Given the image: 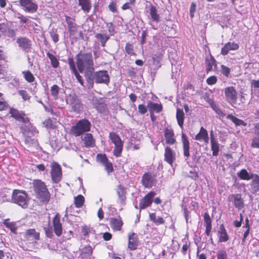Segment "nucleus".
Wrapping results in <instances>:
<instances>
[{
  "label": "nucleus",
  "instance_id": "obj_1",
  "mask_svg": "<svg viewBox=\"0 0 259 259\" xmlns=\"http://www.w3.org/2000/svg\"><path fill=\"white\" fill-rule=\"evenodd\" d=\"M76 66L80 73L85 71L92 73L95 70L93 56L91 53H79L76 56Z\"/></svg>",
  "mask_w": 259,
  "mask_h": 259
},
{
  "label": "nucleus",
  "instance_id": "obj_30",
  "mask_svg": "<svg viewBox=\"0 0 259 259\" xmlns=\"http://www.w3.org/2000/svg\"><path fill=\"white\" fill-rule=\"evenodd\" d=\"M206 71L208 73L212 70V67H217L216 61L214 57L210 55L209 57L205 58Z\"/></svg>",
  "mask_w": 259,
  "mask_h": 259
},
{
  "label": "nucleus",
  "instance_id": "obj_15",
  "mask_svg": "<svg viewBox=\"0 0 259 259\" xmlns=\"http://www.w3.org/2000/svg\"><path fill=\"white\" fill-rule=\"evenodd\" d=\"M110 226L114 231L121 230L123 222L120 217L118 218H112L110 220Z\"/></svg>",
  "mask_w": 259,
  "mask_h": 259
},
{
  "label": "nucleus",
  "instance_id": "obj_22",
  "mask_svg": "<svg viewBox=\"0 0 259 259\" xmlns=\"http://www.w3.org/2000/svg\"><path fill=\"white\" fill-rule=\"evenodd\" d=\"M239 49L238 44L234 42H228L222 48L221 54L223 55H226L230 51H235Z\"/></svg>",
  "mask_w": 259,
  "mask_h": 259
},
{
  "label": "nucleus",
  "instance_id": "obj_26",
  "mask_svg": "<svg viewBox=\"0 0 259 259\" xmlns=\"http://www.w3.org/2000/svg\"><path fill=\"white\" fill-rule=\"evenodd\" d=\"M182 142L183 144V153L185 157L190 156L189 149L190 143L185 134H182Z\"/></svg>",
  "mask_w": 259,
  "mask_h": 259
},
{
  "label": "nucleus",
  "instance_id": "obj_17",
  "mask_svg": "<svg viewBox=\"0 0 259 259\" xmlns=\"http://www.w3.org/2000/svg\"><path fill=\"white\" fill-rule=\"evenodd\" d=\"M229 199L230 201L234 202V204L236 208L241 209L243 208L244 203L240 194L231 195L229 197Z\"/></svg>",
  "mask_w": 259,
  "mask_h": 259
},
{
  "label": "nucleus",
  "instance_id": "obj_33",
  "mask_svg": "<svg viewBox=\"0 0 259 259\" xmlns=\"http://www.w3.org/2000/svg\"><path fill=\"white\" fill-rule=\"evenodd\" d=\"M93 253V248L91 246L88 245L82 248L80 253V256L82 258L90 257Z\"/></svg>",
  "mask_w": 259,
  "mask_h": 259
},
{
  "label": "nucleus",
  "instance_id": "obj_7",
  "mask_svg": "<svg viewBox=\"0 0 259 259\" xmlns=\"http://www.w3.org/2000/svg\"><path fill=\"white\" fill-rule=\"evenodd\" d=\"M51 176L53 182L58 183L62 179V173L61 166L57 162L51 163Z\"/></svg>",
  "mask_w": 259,
  "mask_h": 259
},
{
  "label": "nucleus",
  "instance_id": "obj_45",
  "mask_svg": "<svg viewBox=\"0 0 259 259\" xmlns=\"http://www.w3.org/2000/svg\"><path fill=\"white\" fill-rule=\"evenodd\" d=\"M84 198L83 196L79 195L74 198V204L77 208L80 207L83 204Z\"/></svg>",
  "mask_w": 259,
  "mask_h": 259
},
{
  "label": "nucleus",
  "instance_id": "obj_4",
  "mask_svg": "<svg viewBox=\"0 0 259 259\" xmlns=\"http://www.w3.org/2000/svg\"><path fill=\"white\" fill-rule=\"evenodd\" d=\"M91 127V122L88 119H83L79 120L71 127V133L76 137L79 136L85 132H89Z\"/></svg>",
  "mask_w": 259,
  "mask_h": 259
},
{
  "label": "nucleus",
  "instance_id": "obj_63",
  "mask_svg": "<svg viewBox=\"0 0 259 259\" xmlns=\"http://www.w3.org/2000/svg\"><path fill=\"white\" fill-rule=\"evenodd\" d=\"M190 247V243L186 242L185 244H184L183 245L182 249V253L183 255H186L187 254V252L188 250V249Z\"/></svg>",
  "mask_w": 259,
  "mask_h": 259
},
{
  "label": "nucleus",
  "instance_id": "obj_61",
  "mask_svg": "<svg viewBox=\"0 0 259 259\" xmlns=\"http://www.w3.org/2000/svg\"><path fill=\"white\" fill-rule=\"evenodd\" d=\"M19 94L21 95L24 100L26 101L29 99V96L27 94V92L25 90H20Z\"/></svg>",
  "mask_w": 259,
  "mask_h": 259
},
{
  "label": "nucleus",
  "instance_id": "obj_60",
  "mask_svg": "<svg viewBox=\"0 0 259 259\" xmlns=\"http://www.w3.org/2000/svg\"><path fill=\"white\" fill-rule=\"evenodd\" d=\"M217 81V78L215 76L213 75L208 77L206 80V82L209 85H212L216 83Z\"/></svg>",
  "mask_w": 259,
  "mask_h": 259
},
{
  "label": "nucleus",
  "instance_id": "obj_41",
  "mask_svg": "<svg viewBox=\"0 0 259 259\" xmlns=\"http://www.w3.org/2000/svg\"><path fill=\"white\" fill-rule=\"evenodd\" d=\"M84 77L86 79L87 84L89 89L92 88L94 86V77L92 76V75L90 72L85 71L84 72Z\"/></svg>",
  "mask_w": 259,
  "mask_h": 259
},
{
  "label": "nucleus",
  "instance_id": "obj_8",
  "mask_svg": "<svg viewBox=\"0 0 259 259\" xmlns=\"http://www.w3.org/2000/svg\"><path fill=\"white\" fill-rule=\"evenodd\" d=\"M67 103L74 112H79L82 108L81 101L75 94L69 95L67 98Z\"/></svg>",
  "mask_w": 259,
  "mask_h": 259
},
{
  "label": "nucleus",
  "instance_id": "obj_16",
  "mask_svg": "<svg viewBox=\"0 0 259 259\" xmlns=\"http://www.w3.org/2000/svg\"><path fill=\"white\" fill-rule=\"evenodd\" d=\"M155 195V192L152 191L147 194L140 202L139 206L140 209H145L146 207L149 206L151 204L152 199Z\"/></svg>",
  "mask_w": 259,
  "mask_h": 259
},
{
  "label": "nucleus",
  "instance_id": "obj_11",
  "mask_svg": "<svg viewBox=\"0 0 259 259\" xmlns=\"http://www.w3.org/2000/svg\"><path fill=\"white\" fill-rule=\"evenodd\" d=\"M53 231L58 237H60L62 234L63 227L60 221V215L57 213L52 220Z\"/></svg>",
  "mask_w": 259,
  "mask_h": 259
},
{
  "label": "nucleus",
  "instance_id": "obj_20",
  "mask_svg": "<svg viewBox=\"0 0 259 259\" xmlns=\"http://www.w3.org/2000/svg\"><path fill=\"white\" fill-rule=\"evenodd\" d=\"M218 236L219 242H226L229 239V236L227 233L225 226L223 224L220 226L219 230L218 232Z\"/></svg>",
  "mask_w": 259,
  "mask_h": 259
},
{
  "label": "nucleus",
  "instance_id": "obj_43",
  "mask_svg": "<svg viewBox=\"0 0 259 259\" xmlns=\"http://www.w3.org/2000/svg\"><path fill=\"white\" fill-rule=\"evenodd\" d=\"M211 149L212 151V155L216 156L219 152V145L217 140L211 141Z\"/></svg>",
  "mask_w": 259,
  "mask_h": 259
},
{
  "label": "nucleus",
  "instance_id": "obj_62",
  "mask_svg": "<svg viewBox=\"0 0 259 259\" xmlns=\"http://www.w3.org/2000/svg\"><path fill=\"white\" fill-rule=\"evenodd\" d=\"M138 110L140 113L144 114L147 111V108L143 104H140L138 106Z\"/></svg>",
  "mask_w": 259,
  "mask_h": 259
},
{
  "label": "nucleus",
  "instance_id": "obj_64",
  "mask_svg": "<svg viewBox=\"0 0 259 259\" xmlns=\"http://www.w3.org/2000/svg\"><path fill=\"white\" fill-rule=\"evenodd\" d=\"M50 35H51V37L52 38L53 41L55 43H56L58 41L59 37H58V35L57 34V33H56L54 31H52V32H50Z\"/></svg>",
  "mask_w": 259,
  "mask_h": 259
},
{
  "label": "nucleus",
  "instance_id": "obj_40",
  "mask_svg": "<svg viewBox=\"0 0 259 259\" xmlns=\"http://www.w3.org/2000/svg\"><path fill=\"white\" fill-rule=\"evenodd\" d=\"M24 142L25 144L27 145L28 147H37L38 146V143L37 140L35 139H32L29 137H25Z\"/></svg>",
  "mask_w": 259,
  "mask_h": 259
},
{
  "label": "nucleus",
  "instance_id": "obj_57",
  "mask_svg": "<svg viewBox=\"0 0 259 259\" xmlns=\"http://www.w3.org/2000/svg\"><path fill=\"white\" fill-rule=\"evenodd\" d=\"M221 68L222 74L225 76L228 77L230 73V69L224 65H222Z\"/></svg>",
  "mask_w": 259,
  "mask_h": 259
},
{
  "label": "nucleus",
  "instance_id": "obj_35",
  "mask_svg": "<svg viewBox=\"0 0 259 259\" xmlns=\"http://www.w3.org/2000/svg\"><path fill=\"white\" fill-rule=\"evenodd\" d=\"M227 118L230 120H231L236 126H246L247 123L245 122L243 120L240 119L236 117L233 116L232 114H228L227 116Z\"/></svg>",
  "mask_w": 259,
  "mask_h": 259
},
{
  "label": "nucleus",
  "instance_id": "obj_46",
  "mask_svg": "<svg viewBox=\"0 0 259 259\" xmlns=\"http://www.w3.org/2000/svg\"><path fill=\"white\" fill-rule=\"evenodd\" d=\"M22 73L26 80L28 82H32L34 80V77L30 71H23Z\"/></svg>",
  "mask_w": 259,
  "mask_h": 259
},
{
  "label": "nucleus",
  "instance_id": "obj_34",
  "mask_svg": "<svg viewBox=\"0 0 259 259\" xmlns=\"http://www.w3.org/2000/svg\"><path fill=\"white\" fill-rule=\"evenodd\" d=\"M238 177L242 180H249L253 179L254 175L249 174L245 169H242L238 173Z\"/></svg>",
  "mask_w": 259,
  "mask_h": 259
},
{
  "label": "nucleus",
  "instance_id": "obj_58",
  "mask_svg": "<svg viewBox=\"0 0 259 259\" xmlns=\"http://www.w3.org/2000/svg\"><path fill=\"white\" fill-rule=\"evenodd\" d=\"M125 51H126V53L130 55H132L135 54L134 50V47H133V45L129 43H127L126 45Z\"/></svg>",
  "mask_w": 259,
  "mask_h": 259
},
{
  "label": "nucleus",
  "instance_id": "obj_21",
  "mask_svg": "<svg viewBox=\"0 0 259 259\" xmlns=\"http://www.w3.org/2000/svg\"><path fill=\"white\" fill-rule=\"evenodd\" d=\"M204 222L205 227V233L207 236H211V231L212 229L211 219L207 212L204 214Z\"/></svg>",
  "mask_w": 259,
  "mask_h": 259
},
{
  "label": "nucleus",
  "instance_id": "obj_29",
  "mask_svg": "<svg viewBox=\"0 0 259 259\" xmlns=\"http://www.w3.org/2000/svg\"><path fill=\"white\" fill-rule=\"evenodd\" d=\"M39 233L36 232L34 229H29L26 230L25 237L27 240L32 237V240L36 242L39 240Z\"/></svg>",
  "mask_w": 259,
  "mask_h": 259
},
{
  "label": "nucleus",
  "instance_id": "obj_27",
  "mask_svg": "<svg viewBox=\"0 0 259 259\" xmlns=\"http://www.w3.org/2000/svg\"><path fill=\"white\" fill-rule=\"evenodd\" d=\"M174 133L171 128H166L164 131V137L165 142L167 144H174L176 142V139L174 138Z\"/></svg>",
  "mask_w": 259,
  "mask_h": 259
},
{
  "label": "nucleus",
  "instance_id": "obj_13",
  "mask_svg": "<svg viewBox=\"0 0 259 259\" xmlns=\"http://www.w3.org/2000/svg\"><path fill=\"white\" fill-rule=\"evenodd\" d=\"M138 235L134 232L128 234V248L131 250L137 249L139 245Z\"/></svg>",
  "mask_w": 259,
  "mask_h": 259
},
{
  "label": "nucleus",
  "instance_id": "obj_54",
  "mask_svg": "<svg viewBox=\"0 0 259 259\" xmlns=\"http://www.w3.org/2000/svg\"><path fill=\"white\" fill-rule=\"evenodd\" d=\"M217 259H227V253L225 250H219L217 253Z\"/></svg>",
  "mask_w": 259,
  "mask_h": 259
},
{
  "label": "nucleus",
  "instance_id": "obj_12",
  "mask_svg": "<svg viewBox=\"0 0 259 259\" xmlns=\"http://www.w3.org/2000/svg\"><path fill=\"white\" fill-rule=\"evenodd\" d=\"M68 63L69 65V68L71 70V73L74 75L77 80L79 82L80 85L84 87V83L82 79L81 76L79 74L78 69H76L75 62L72 58H69L68 60Z\"/></svg>",
  "mask_w": 259,
  "mask_h": 259
},
{
  "label": "nucleus",
  "instance_id": "obj_42",
  "mask_svg": "<svg viewBox=\"0 0 259 259\" xmlns=\"http://www.w3.org/2000/svg\"><path fill=\"white\" fill-rule=\"evenodd\" d=\"M147 107L150 111L159 112L162 110V106L158 104L149 101L147 104Z\"/></svg>",
  "mask_w": 259,
  "mask_h": 259
},
{
  "label": "nucleus",
  "instance_id": "obj_51",
  "mask_svg": "<svg viewBox=\"0 0 259 259\" xmlns=\"http://www.w3.org/2000/svg\"><path fill=\"white\" fill-rule=\"evenodd\" d=\"M44 229L45 232L46 236L49 238H53L54 237V234L52 227H45Z\"/></svg>",
  "mask_w": 259,
  "mask_h": 259
},
{
  "label": "nucleus",
  "instance_id": "obj_2",
  "mask_svg": "<svg viewBox=\"0 0 259 259\" xmlns=\"http://www.w3.org/2000/svg\"><path fill=\"white\" fill-rule=\"evenodd\" d=\"M32 186L36 198L41 202L47 204L50 199V193L45 183L39 180H34Z\"/></svg>",
  "mask_w": 259,
  "mask_h": 259
},
{
  "label": "nucleus",
  "instance_id": "obj_50",
  "mask_svg": "<svg viewBox=\"0 0 259 259\" xmlns=\"http://www.w3.org/2000/svg\"><path fill=\"white\" fill-rule=\"evenodd\" d=\"M245 222H246V223H245V227L246 228L247 230L244 232V233L243 234V238L242 239V241L243 242L245 241L246 238L248 236L249 233V229H250V226H249V221H248V219H246Z\"/></svg>",
  "mask_w": 259,
  "mask_h": 259
},
{
  "label": "nucleus",
  "instance_id": "obj_32",
  "mask_svg": "<svg viewBox=\"0 0 259 259\" xmlns=\"http://www.w3.org/2000/svg\"><path fill=\"white\" fill-rule=\"evenodd\" d=\"M95 37L100 42L101 45L102 47H105L106 42L110 38V35L105 33H98L96 34Z\"/></svg>",
  "mask_w": 259,
  "mask_h": 259
},
{
  "label": "nucleus",
  "instance_id": "obj_37",
  "mask_svg": "<svg viewBox=\"0 0 259 259\" xmlns=\"http://www.w3.org/2000/svg\"><path fill=\"white\" fill-rule=\"evenodd\" d=\"M184 117L185 115L183 110L180 108L177 109L176 118L178 124L181 128H183Z\"/></svg>",
  "mask_w": 259,
  "mask_h": 259
},
{
  "label": "nucleus",
  "instance_id": "obj_14",
  "mask_svg": "<svg viewBox=\"0 0 259 259\" xmlns=\"http://www.w3.org/2000/svg\"><path fill=\"white\" fill-rule=\"evenodd\" d=\"M155 182V180L154 176L151 173L148 172L143 175L142 183L145 188H151Z\"/></svg>",
  "mask_w": 259,
  "mask_h": 259
},
{
  "label": "nucleus",
  "instance_id": "obj_23",
  "mask_svg": "<svg viewBox=\"0 0 259 259\" xmlns=\"http://www.w3.org/2000/svg\"><path fill=\"white\" fill-rule=\"evenodd\" d=\"M10 113L13 117L19 121L25 123L29 122L28 118L27 117H24V114L20 113L17 110L10 109Z\"/></svg>",
  "mask_w": 259,
  "mask_h": 259
},
{
  "label": "nucleus",
  "instance_id": "obj_5",
  "mask_svg": "<svg viewBox=\"0 0 259 259\" xmlns=\"http://www.w3.org/2000/svg\"><path fill=\"white\" fill-rule=\"evenodd\" d=\"M22 9L28 14L35 13L38 10V4L35 0H19Z\"/></svg>",
  "mask_w": 259,
  "mask_h": 259
},
{
  "label": "nucleus",
  "instance_id": "obj_24",
  "mask_svg": "<svg viewBox=\"0 0 259 259\" xmlns=\"http://www.w3.org/2000/svg\"><path fill=\"white\" fill-rule=\"evenodd\" d=\"M175 153L169 147H166L164 153V160L172 165L175 160Z\"/></svg>",
  "mask_w": 259,
  "mask_h": 259
},
{
  "label": "nucleus",
  "instance_id": "obj_49",
  "mask_svg": "<svg viewBox=\"0 0 259 259\" xmlns=\"http://www.w3.org/2000/svg\"><path fill=\"white\" fill-rule=\"evenodd\" d=\"M103 165L104 166L105 170H106V171L107 172V173L108 174H109L111 172H113V167L112 164L109 160H107Z\"/></svg>",
  "mask_w": 259,
  "mask_h": 259
},
{
  "label": "nucleus",
  "instance_id": "obj_48",
  "mask_svg": "<svg viewBox=\"0 0 259 259\" xmlns=\"http://www.w3.org/2000/svg\"><path fill=\"white\" fill-rule=\"evenodd\" d=\"M108 160L106 154H98L97 155V161L101 163L102 165Z\"/></svg>",
  "mask_w": 259,
  "mask_h": 259
},
{
  "label": "nucleus",
  "instance_id": "obj_19",
  "mask_svg": "<svg viewBox=\"0 0 259 259\" xmlns=\"http://www.w3.org/2000/svg\"><path fill=\"white\" fill-rule=\"evenodd\" d=\"M194 139L203 141L205 144H207L209 142V137L207 130L203 127H201L199 132L195 136Z\"/></svg>",
  "mask_w": 259,
  "mask_h": 259
},
{
  "label": "nucleus",
  "instance_id": "obj_53",
  "mask_svg": "<svg viewBox=\"0 0 259 259\" xmlns=\"http://www.w3.org/2000/svg\"><path fill=\"white\" fill-rule=\"evenodd\" d=\"M251 146L253 148L259 149V137H253L251 140Z\"/></svg>",
  "mask_w": 259,
  "mask_h": 259
},
{
  "label": "nucleus",
  "instance_id": "obj_52",
  "mask_svg": "<svg viewBox=\"0 0 259 259\" xmlns=\"http://www.w3.org/2000/svg\"><path fill=\"white\" fill-rule=\"evenodd\" d=\"M91 232V228L90 226L84 225L81 227V233L84 236H88Z\"/></svg>",
  "mask_w": 259,
  "mask_h": 259
},
{
  "label": "nucleus",
  "instance_id": "obj_28",
  "mask_svg": "<svg viewBox=\"0 0 259 259\" xmlns=\"http://www.w3.org/2000/svg\"><path fill=\"white\" fill-rule=\"evenodd\" d=\"M82 140L83 142L84 146L86 147H94L95 145V140L93 135L90 133L84 134L82 137Z\"/></svg>",
  "mask_w": 259,
  "mask_h": 259
},
{
  "label": "nucleus",
  "instance_id": "obj_18",
  "mask_svg": "<svg viewBox=\"0 0 259 259\" xmlns=\"http://www.w3.org/2000/svg\"><path fill=\"white\" fill-rule=\"evenodd\" d=\"M19 47L28 52L31 48V40L26 37H19L16 40Z\"/></svg>",
  "mask_w": 259,
  "mask_h": 259
},
{
  "label": "nucleus",
  "instance_id": "obj_55",
  "mask_svg": "<svg viewBox=\"0 0 259 259\" xmlns=\"http://www.w3.org/2000/svg\"><path fill=\"white\" fill-rule=\"evenodd\" d=\"M9 108V105L5 100L3 98L0 100V111L6 110Z\"/></svg>",
  "mask_w": 259,
  "mask_h": 259
},
{
  "label": "nucleus",
  "instance_id": "obj_38",
  "mask_svg": "<svg viewBox=\"0 0 259 259\" xmlns=\"http://www.w3.org/2000/svg\"><path fill=\"white\" fill-rule=\"evenodd\" d=\"M9 219L4 220L3 222L4 225L8 229H9L11 232L16 234V231L17 227L16 226V223L15 222H10Z\"/></svg>",
  "mask_w": 259,
  "mask_h": 259
},
{
  "label": "nucleus",
  "instance_id": "obj_31",
  "mask_svg": "<svg viewBox=\"0 0 259 259\" xmlns=\"http://www.w3.org/2000/svg\"><path fill=\"white\" fill-rule=\"evenodd\" d=\"M78 5L81 7L82 10L85 13H88L92 8V4L90 0H78Z\"/></svg>",
  "mask_w": 259,
  "mask_h": 259
},
{
  "label": "nucleus",
  "instance_id": "obj_6",
  "mask_svg": "<svg viewBox=\"0 0 259 259\" xmlns=\"http://www.w3.org/2000/svg\"><path fill=\"white\" fill-rule=\"evenodd\" d=\"M109 138L115 146L113 150L114 155L116 157L120 156L123 148V142L119 136L114 132H111L109 134Z\"/></svg>",
  "mask_w": 259,
  "mask_h": 259
},
{
  "label": "nucleus",
  "instance_id": "obj_25",
  "mask_svg": "<svg viewBox=\"0 0 259 259\" xmlns=\"http://www.w3.org/2000/svg\"><path fill=\"white\" fill-rule=\"evenodd\" d=\"M71 38L73 39L83 38V35L81 31H78L77 25L72 26L68 28Z\"/></svg>",
  "mask_w": 259,
  "mask_h": 259
},
{
  "label": "nucleus",
  "instance_id": "obj_47",
  "mask_svg": "<svg viewBox=\"0 0 259 259\" xmlns=\"http://www.w3.org/2000/svg\"><path fill=\"white\" fill-rule=\"evenodd\" d=\"M212 108L215 112L218 115V117L220 119H222L226 115V114L224 113V111H223L221 108L218 107L217 105H214L212 106Z\"/></svg>",
  "mask_w": 259,
  "mask_h": 259
},
{
  "label": "nucleus",
  "instance_id": "obj_3",
  "mask_svg": "<svg viewBox=\"0 0 259 259\" xmlns=\"http://www.w3.org/2000/svg\"><path fill=\"white\" fill-rule=\"evenodd\" d=\"M12 200L14 203L25 209L28 207L30 198L25 191L15 189L13 190Z\"/></svg>",
  "mask_w": 259,
  "mask_h": 259
},
{
  "label": "nucleus",
  "instance_id": "obj_36",
  "mask_svg": "<svg viewBox=\"0 0 259 259\" xmlns=\"http://www.w3.org/2000/svg\"><path fill=\"white\" fill-rule=\"evenodd\" d=\"M150 219L157 225L163 224L165 222L163 218L157 217L156 213H151L149 214Z\"/></svg>",
  "mask_w": 259,
  "mask_h": 259
},
{
  "label": "nucleus",
  "instance_id": "obj_39",
  "mask_svg": "<svg viewBox=\"0 0 259 259\" xmlns=\"http://www.w3.org/2000/svg\"><path fill=\"white\" fill-rule=\"evenodd\" d=\"M149 13L151 16V19L156 22L159 21L160 16L157 13V10L153 6H151L149 9Z\"/></svg>",
  "mask_w": 259,
  "mask_h": 259
},
{
  "label": "nucleus",
  "instance_id": "obj_9",
  "mask_svg": "<svg viewBox=\"0 0 259 259\" xmlns=\"http://www.w3.org/2000/svg\"><path fill=\"white\" fill-rule=\"evenodd\" d=\"M94 79L97 83L108 84L110 81V77L106 70L96 71L93 74Z\"/></svg>",
  "mask_w": 259,
  "mask_h": 259
},
{
  "label": "nucleus",
  "instance_id": "obj_10",
  "mask_svg": "<svg viewBox=\"0 0 259 259\" xmlns=\"http://www.w3.org/2000/svg\"><path fill=\"white\" fill-rule=\"evenodd\" d=\"M227 101L230 104H235L237 102V92L233 87H227L224 90Z\"/></svg>",
  "mask_w": 259,
  "mask_h": 259
},
{
  "label": "nucleus",
  "instance_id": "obj_59",
  "mask_svg": "<svg viewBox=\"0 0 259 259\" xmlns=\"http://www.w3.org/2000/svg\"><path fill=\"white\" fill-rule=\"evenodd\" d=\"M51 94L53 96L56 97L57 96L59 92V87L57 85H53L51 89Z\"/></svg>",
  "mask_w": 259,
  "mask_h": 259
},
{
  "label": "nucleus",
  "instance_id": "obj_44",
  "mask_svg": "<svg viewBox=\"0 0 259 259\" xmlns=\"http://www.w3.org/2000/svg\"><path fill=\"white\" fill-rule=\"evenodd\" d=\"M47 57L51 60V65L54 68H57L59 66V61L57 58L50 52L47 53Z\"/></svg>",
  "mask_w": 259,
  "mask_h": 259
},
{
  "label": "nucleus",
  "instance_id": "obj_56",
  "mask_svg": "<svg viewBox=\"0 0 259 259\" xmlns=\"http://www.w3.org/2000/svg\"><path fill=\"white\" fill-rule=\"evenodd\" d=\"M65 20L68 25V28L72 26H73L76 25L74 23L75 20L69 16H65Z\"/></svg>",
  "mask_w": 259,
  "mask_h": 259
}]
</instances>
